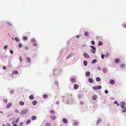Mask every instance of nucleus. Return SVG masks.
Returning a JSON list of instances; mask_svg holds the SVG:
<instances>
[{"label":"nucleus","mask_w":126,"mask_h":126,"mask_svg":"<svg viewBox=\"0 0 126 126\" xmlns=\"http://www.w3.org/2000/svg\"><path fill=\"white\" fill-rule=\"evenodd\" d=\"M123 27L125 28H126V25H124V26H123Z\"/></svg>","instance_id":"61"},{"label":"nucleus","mask_w":126,"mask_h":126,"mask_svg":"<svg viewBox=\"0 0 126 126\" xmlns=\"http://www.w3.org/2000/svg\"><path fill=\"white\" fill-rule=\"evenodd\" d=\"M50 117L51 119L52 120H54L56 118V117L54 115L51 116Z\"/></svg>","instance_id":"7"},{"label":"nucleus","mask_w":126,"mask_h":126,"mask_svg":"<svg viewBox=\"0 0 126 126\" xmlns=\"http://www.w3.org/2000/svg\"><path fill=\"white\" fill-rule=\"evenodd\" d=\"M19 118L18 117V118H17L16 120L15 121H16V123H17L19 122Z\"/></svg>","instance_id":"30"},{"label":"nucleus","mask_w":126,"mask_h":126,"mask_svg":"<svg viewBox=\"0 0 126 126\" xmlns=\"http://www.w3.org/2000/svg\"><path fill=\"white\" fill-rule=\"evenodd\" d=\"M124 110H126V107H124V108H123Z\"/></svg>","instance_id":"63"},{"label":"nucleus","mask_w":126,"mask_h":126,"mask_svg":"<svg viewBox=\"0 0 126 126\" xmlns=\"http://www.w3.org/2000/svg\"><path fill=\"white\" fill-rule=\"evenodd\" d=\"M97 61V60L96 59H94L92 61V63H96Z\"/></svg>","instance_id":"24"},{"label":"nucleus","mask_w":126,"mask_h":126,"mask_svg":"<svg viewBox=\"0 0 126 126\" xmlns=\"http://www.w3.org/2000/svg\"><path fill=\"white\" fill-rule=\"evenodd\" d=\"M29 98L31 100H32L34 98V96L33 95H31L29 97Z\"/></svg>","instance_id":"19"},{"label":"nucleus","mask_w":126,"mask_h":126,"mask_svg":"<svg viewBox=\"0 0 126 126\" xmlns=\"http://www.w3.org/2000/svg\"><path fill=\"white\" fill-rule=\"evenodd\" d=\"M15 39L16 41L17 42L19 41V40L18 38L17 37H15Z\"/></svg>","instance_id":"34"},{"label":"nucleus","mask_w":126,"mask_h":126,"mask_svg":"<svg viewBox=\"0 0 126 126\" xmlns=\"http://www.w3.org/2000/svg\"><path fill=\"white\" fill-rule=\"evenodd\" d=\"M25 49L26 50H27L28 49V47H25Z\"/></svg>","instance_id":"55"},{"label":"nucleus","mask_w":126,"mask_h":126,"mask_svg":"<svg viewBox=\"0 0 126 126\" xmlns=\"http://www.w3.org/2000/svg\"><path fill=\"white\" fill-rule=\"evenodd\" d=\"M18 47L20 48L21 47H22V45L21 43H19L18 44Z\"/></svg>","instance_id":"40"},{"label":"nucleus","mask_w":126,"mask_h":126,"mask_svg":"<svg viewBox=\"0 0 126 126\" xmlns=\"http://www.w3.org/2000/svg\"><path fill=\"white\" fill-rule=\"evenodd\" d=\"M97 89H100L102 87L101 85H99L97 87Z\"/></svg>","instance_id":"36"},{"label":"nucleus","mask_w":126,"mask_h":126,"mask_svg":"<svg viewBox=\"0 0 126 126\" xmlns=\"http://www.w3.org/2000/svg\"><path fill=\"white\" fill-rule=\"evenodd\" d=\"M12 105V104L11 103H8L6 107V108L7 109L10 108Z\"/></svg>","instance_id":"5"},{"label":"nucleus","mask_w":126,"mask_h":126,"mask_svg":"<svg viewBox=\"0 0 126 126\" xmlns=\"http://www.w3.org/2000/svg\"><path fill=\"white\" fill-rule=\"evenodd\" d=\"M46 126H50V124L49 123H47L46 124Z\"/></svg>","instance_id":"43"},{"label":"nucleus","mask_w":126,"mask_h":126,"mask_svg":"<svg viewBox=\"0 0 126 126\" xmlns=\"http://www.w3.org/2000/svg\"><path fill=\"white\" fill-rule=\"evenodd\" d=\"M47 94H44L43 95V97L45 98H46L47 97Z\"/></svg>","instance_id":"33"},{"label":"nucleus","mask_w":126,"mask_h":126,"mask_svg":"<svg viewBox=\"0 0 126 126\" xmlns=\"http://www.w3.org/2000/svg\"><path fill=\"white\" fill-rule=\"evenodd\" d=\"M84 65L85 66H86L87 65V62L86 61H84L83 62Z\"/></svg>","instance_id":"26"},{"label":"nucleus","mask_w":126,"mask_h":126,"mask_svg":"<svg viewBox=\"0 0 126 126\" xmlns=\"http://www.w3.org/2000/svg\"><path fill=\"white\" fill-rule=\"evenodd\" d=\"M37 45L36 44H33V46H37Z\"/></svg>","instance_id":"58"},{"label":"nucleus","mask_w":126,"mask_h":126,"mask_svg":"<svg viewBox=\"0 0 126 126\" xmlns=\"http://www.w3.org/2000/svg\"><path fill=\"white\" fill-rule=\"evenodd\" d=\"M19 59L20 62H21L22 61V59L21 57H19Z\"/></svg>","instance_id":"45"},{"label":"nucleus","mask_w":126,"mask_h":126,"mask_svg":"<svg viewBox=\"0 0 126 126\" xmlns=\"http://www.w3.org/2000/svg\"><path fill=\"white\" fill-rule=\"evenodd\" d=\"M96 80L98 82L100 81V78L98 77L96 78Z\"/></svg>","instance_id":"23"},{"label":"nucleus","mask_w":126,"mask_h":126,"mask_svg":"<svg viewBox=\"0 0 126 126\" xmlns=\"http://www.w3.org/2000/svg\"><path fill=\"white\" fill-rule=\"evenodd\" d=\"M16 123L15 121H13L12 123V124H16Z\"/></svg>","instance_id":"52"},{"label":"nucleus","mask_w":126,"mask_h":126,"mask_svg":"<svg viewBox=\"0 0 126 126\" xmlns=\"http://www.w3.org/2000/svg\"><path fill=\"white\" fill-rule=\"evenodd\" d=\"M97 98V96L96 94L94 95L92 97L93 99L94 100H96Z\"/></svg>","instance_id":"6"},{"label":"nucleus","mask_w":126,"mask_h":126,"mask_svg":"<svg viewBox=\"0 0 126 126\" xmlns=\"http://www.w3.org/2000/svg\"><path fill=\"white\" fill-rule=\"evenodd\" d=\"M63 122L65 124H66L67 122V120L65 118H63Z\"/></svg>","instance_id":"10"},{"label":"nucleus","mask_w":126,"mask_h":126,"mask_svg":"<svg viewBox=\"0 0 126 126\" xmlns=\"http://www.w3.org/2000/svg\"><path fill=\"white\" fill-rule=\"evenodd\" d=\"M109 82L110 84L113 85L115 83V81L114 80L111 79L110 80Z\"/></svg>","instance_id":"4"},{"label":"nucleus","mask_w":126,"mask_h":126,"mask_svg":"<svg viewBox=\"0 0 126 126\" xmlns=\"http://www.w3.org/2000/svg\"><path fill=\"white\" fill-rule=\"evenodd\" d=\"M32 119L33 120H34L36 119V117L35 116H33L32 117Z\"/></svg>","instance_id":"22"},{"label":"nucleus","mask_w":126,"mask_h":126,"mask_svg":"<svg viewBox=\"0 0 126 126\" xmlns=\"http://www.w3.org/2000/svg\"><path fill=\"white\" fill-rule=\"evenodd\" d=\"M15 111L16 112V113H19V112L18 111V110L17 109H16L15 110Z\"/></svg>","instance_id":"50"},{"label":"nucleus","mask_w":126,"mask_h":126,"mask_svg":"<svg viewBox=\"0 0 126 126\" xmlns=\"http://www.w3.org/2000/svg\"><path fill=\"white\" fill-rule=\"evenodd\" d=\"M89 81L91 83H92L93 82V81L92 79L91 78H89L88 79Z\"/></svg>","instance_id":"17"},{"label":"nucleus","mask_w":126,"mask_h":126,"mask_svg":"<svg viewBox=\"0 0 126 126\" xmlns=\"http://www.w3.org/2000/svg\"><path fill=\"white\" fill-rule=\"evenodd\" d=\"M7 47H8V46H7V45H5L4 46V48H3V49H5L7 48Z\"/></svg>","instance_id":"39"},{"label":"nucleus","mask_w":126,"mask_h":126,"mask_svg":"<svg viewBox=\"0 0 126 126\" xmlns=\"http://www.w3.org/2000/svg\"><path fill=\"white\" fill-rule=\"evenodd\" d=\"M84 35L85 36H89V32H86L84 33Z\"/></svg>","instance_id":"20"},{"label":"nucleus","mask_w":126,"mask_h":126,"mask_svg":"<svg viewBox=\"0 0 126 126\" xmlns=\"http://www.w3.org/2000/svg\"><path fill=\"white\" fill-rule=\"evenodd\" d=\"M12 73L14 74H18V72L17 71H13L12 72Z\"/></svg>","instance_id":"14"},{"label":"nucleus","mask_w":126,"mask_h":126,"mask_svg":"<svg viewBox=\"0 0 126 126\" xmlns=\"http://www.w3.org/2000/svg\"><path fill=\"white\" fill-rule=\"evenodd\" d=\"M105 55L102 54H101V57L102 59H103Z\"/></svg>","instance_id":"41"},{"label":"nucleus","mask_w":126,"mask_h":126,"mask_svg":"<svg viewBox=\"0 0 126 126\" xmlns=\"http://www.w3.org/2000/svg\"><path fill=\"white\" fill-rule=\"evenodd\" d=\"M84 103L82 101H81L80 102V104L81 105H83V104Z\"/></svg>","instance_id":"53"},{"label":"nucleus","mask_w":126,"mask_h":126,"mask_svg":"<svg viewBox=\"0 0 126 126\" xmlns=\"http://www.w3.org/2000/svg\"><path fill=\"white\" fill-rule=\"evenodd\" d=\"M125 104V103L124 102H121L120 103V106L122 108H124Z\"/></svg>","instance_id":"3"},{"label":"nucleus","mask_w":126,"mask_h":126,"mask_svg":"<svg viewBox=\"0 0 126 126\" xmlns=\"http://www.w3.org/2000/svg\"><path fill=\"white\" fill-rule=\"evenodd\" d=\"M71 54H70L69 55H68L67 58H66V59L67 58H69L70 57H71Z\"/></svg>","instance_id":"46"},{"label":"nucleus","mask_w":126,"mask_h":126,"mask_svg":"<svg viewBox=\"0 0 126 126\" xmlns=\"http://www.w3.org/2000/svg\"><path fill=\"white\" fill-rule=\"evenodd\" d=\"M3 68L4 69V70H6V67H5V66H3Z\"/></svg>","instance_id":"57"},{"label":"nucleus","mask_w":126,"mask_h":126,"mask_svg":"<svg viewBox=\"0 0 126 126\" xmlns=\"http://www.w3.org/2000/svg\"><path fill=\"white\" fill-rule=\"evenodd\" d=\"M37 103V102L36 100L33 101L32 102V104L33 105H35Z\"/></svg>","instance_id":"18"},{"label":"nucleus","mask_w":126,"mask_h":126,"mask_svg":"<svg viewBox=\"0 0 126 126\" xmlns=\"http://www.w3.org/2000/svg\"><path fill=\"white\" fill-rule=\"evenodd\" d=\"M114 103L115 104H117V101H115Z\"/></svg>","instance_id":"59"},{"label":"nucleus","mask_w":126,"mask_h":126,"mask_svg":"<svg viewBox=\"0 0 126 126\" xmlns=\"http://www.w3.org/2000/svg\"><path fill=\"white\" fill-rule=\"evenodd\" d=\"M31 41L33 42H34L35 40L34 39H32L31 40Z\"/></svg>","instance_id":"49"},{"label":"nucleus","mask_w":126,"mask_h":126,"mask_svg":"<svg viewBox=\"0 0 126 126\" xmlns=\"http://www.w3.org/2000/svg\"><path fill=\"white\" fill-rule=\"evenodd\" d=\"M10 53L11 54H12L13 53V51L11 50H10Z\"/></svg>","instance_id":"48"},{"label":"nucleus","mask_w":126,"mask_h":126,"mask_svg":"<svg viewBox=\"0 0 126 126\" xmlns=\"http://www.w3.org/2000/svg\"><path fill=\"white\" fill-rule=\"evenodd\" d=\"M83 55L84 57L86 58H90L89 55L87 53H84L83 54Z\"/></svg>","instance_id":"1"},{"label":"nucleus","mask_w":126,"mask_h":126,"mask_svg":"<svg viewBox=\"0 0 126 126\" xmlns=\"http://www.w3.org/2000/svg\"><path fill=\"white\" fill-rule=\"evenodd\" d=\"M93 89L94 90H98L97 87H93Z\"/></svg>","instance_id":"29"},{"label":"nucleus","mask_w":126,"mask_h":126,"mask_svg":"<svg viewBox=\"0 0 126 126\" xmlns=\"http://www.w3.org/2000/svg\"><path fill=\"white\" fill-rule=\"evenodd\" d=\"M78 97H79V98H80L82 97V95L81 94H79L78 95Z\"/></svg>","instance_id":"42"},{"label":"nucleus","mask_w":126,"mask_h":126,"mask_svg":"<svg viewBox=\"0 0 126 126\" xmlns=\"http://www.w3.org/2000/svg\"><path fill=\"white\" fill-rule=\"evenodd\" d=\"M105 92L106 94H107L108 93V91L107 90H106L105 91Z\"/></svg>","instance_id":"51"},{"label":"nucleus","mask_w":126,"mask_h":126,"mask_svg":"<svg viewBox=\"0 0 126 126\" xmlns=\"http://www.w3.org/2000/svg\"><path fill=\"white\" fill-rule=\"evenodd\" d=\"M50 113L51 114H54L55 113V112L54 110H51L50 111Z\"/></svg>","instance_id":"28"},{"label":"nucleus","mask_w":126,"mask_h":126,"mask_svg":"<svg viewBox=\"0 0 126 126\" xmlns=\"http://www.w3.org/2000/svg\"><path fill=\"white\" fill-rule=\"evenodd\" d=\"M122 111L123 112H126V110H122Z\"/></svg>","instance_id":"54"},{"label":"nucleus","mask_w":126,"mask_h":126,"mask_svg":"<svg viewBox=\"0 0 126 126\" xmlns=\"http://www.w3.org/2000/svg\"><path fill=\"white\" fill-rule=\"evenodd\" d=\"M17 125L16 124H15L13 125V126H17Z\"/></svg>","instance_id":"64"},{"label":"nucleus","mask_w":126,"mask_h":126,"mask_svg":"<svg viewBox=\"0 0 126 126\" xmlns=\"http://www.w3.org/2000/svg\"><path fill=\"white\" fill-rule=\"evenodd\" d=\"M91 52L93 54H94L95 52V50H92L91 49Z\"/></svg>","instance_id":"32"},{"label":"nucleus","mask_w":126,"mask_h":126,"mask_svg":"<svg viewBox=\"0 0 126 126\" xmlns=\"http://www.w3.org/2000/svg\"><path fill=\"white\" fill-rule=\"evenodd\" d=\"M100 121V120H98L97 122V124H98L99 123V122Z\"/></svg>","instance_id":"56"},{"label":"nucleus","mask_w":126,"mask_h":126,"mask_svg":"<svg viewBox=\"0 0 126 126\" xmlns=\"http://www.w3.org/2000/svg\"><path fill=\"white\" fill-rule=\"evenodd\" d=\"M120 66H121V67H124V64H121V65H120Z\"/></svg>","instance_id":"47"},{"label":"nucleus","mask_w":126,"mask_h":126,"mask_svg":"<svg viewBox=\"0 0 126 126\" xmlns=\"http://www.w3.org/2000/svg\"><path fill=\"white\" fill-rule=\"evenodd\" d=\"M91 47L93 50H95L96 48H95L94 46H91Z\"/></svg>","instance_id":"31"},{"label":"nucleus","mask_w":126,"mask_h":126,"mask_svg":"<svg viewBox=\"0 0 126 126\" xmlns=\"http://www.w3.org/2000/svg\"><path fill=\"white\" fill-rule=\"evenodd\" d=\"M103 44V43L100 41H99L98 42V46L101 45Z\"/></svg>","instance_id":"27"},{"label":"nucleus","mask_w":126,"mask_h":126,"mask_svg":"<svg viewBox=\"0 0 126 126\" xmlns=\"http://www.w3.org/2000/svg\"><path fill=\"white\" fill-rule=\"evenodd\" d=\"M103 71L104 73H106L107 71V70L105 68H104L103 69Z\"/></svg>","instance_id":"16"},{"label":"nucleus","mask_w":126,"mask_h":126,"mask_svg":"<svg viewBox=\"0 0 126 126\" xmlns=\"http://www.w3.org/2000/svg\"><path fill=\"white\" fill-rule=\"evenodd\" d=\"M120 61V60L119 59L117 58L115 60V62L116 63H119Z\"/></svg>","instance_id":"13"},{"label":"nucleus","mask_w":126,"mask_h":126,"mask_svg":"<svg viewBox=\"0 0 126 126\" xmlns=\"http://www.w3.org/2000/svg\"><path fill=\"white\" fill-rule=\"evenodd\" d=\"M82 47H86L87 46V45L86 44H83V45H82Z\"/></svg>","instance_id":"44"},{"label":"nucleus","mask_w":126,"mask_h":126,"mask_svg":"<svg viewBox=\"0 0 126 126\" xmlns=\"http://www.w3.org/2000/svg\"><path fill=\"white\" fill-rule=\"evenodd\" d=\"M91 44L93 45H94L95 44V42L94 41H92L91 42Z\"/></svg>","instance_id":"38"},{"label":"nucleus","mask_w":126,"mask_h":126,"mask_svg":"<svg viewBox=\"0 0 126 126\" xmlns=\"http://www.w3.org/2000/svg\"><path fill=\"white\" fill-rule=\"evenodd\" d=\"M31 120L30 119H29L27 120L26 122L27 124H29L31 122Z\"/></svg>","instance_id":"21"},{"label":"nucleus","mask_w":126,"mask_h":126,"mask_svg":"<svg viewBox=\"0 0 126 126\" xmlns=\"http://www.w3.org/2000/svg\"><path fill=\"white\" fill-rule=\"evenodd\" d=\"M27 39V38L26 36H24L23 37V39L24 40H26Z\"/></svg>","instance_id":"35"},{"label":"nucleus","mask_w":126,"mask_h":126,"mask_svg":"<svg viewBox=\"0 0 126 126\" xmlns=\"http://www.w3.org/2000/svg\"><path fill=\"white\" fill-rule=\"evenodd\" d=\"M79 86L78 85L75 84L74 85V89H77L78 88Z\"/></svg>","instance_id":"9"},{"label":"nucleus","mask_w":126,"mask_h":126,"mask_svg":"<svg viewBox=\"0 0 126 126\" xmlns=\"http://www.w3.org/2000/svg\"><path fill=\"white\" fill-rule=\"evenodd\" d=\"M10 76L11 77H13V75L12 74H10Z\"/></svg>","instance_id":"62"},{"label":"nucleus","mask_w":126,"mask_h":126,"mask_svg":"<svg viewBox=\"0 0 126 126\" xmlns=\"http://www.w3.org/2000/svg\"><path fill=\"white\" fill-rule=\"evenodd\" d=\"M19 105L21 106L23 105L24 104V103L22 101L19 102Z\"/></svg>","instance_id":"12"},{"label":"nucleus","mask_w":126,"mask_h":126,"mask_svg":"<svg viewBox=\"0 0 126 126\" xmlns=\"http://www.w3.org/2000/svg\"><path fill=\"white\" fill-rule=\"evenodd\" d=\"M78 123L77 122L75 121L73 122V125L74 126H76V125H78Z\"/></svg>","instance_id":"25"},{"label":"nucleus","mask_w":126,"mask_h":126,"mask_svg":"<svg viewBox=\"0 0 126 126\" xmlns=\"http://www.w3.org/2000/svg\"><path fill=\"white\" fill-rule=\"evenodd\" d=\"M28 110H22L20 113V114H24L27 112Z\"/></svg>","instance_id":"2"},{"label":"nucleus","mask_w":126,"mask_h":126,"mask_svg":"<svg viewBox=\"0 0 126 126\" xmlns=\"http://www.w3.org/2000/svg\"><path fill=\"white\" fill-rule=\"evenodd\" d=\"M90 75V72L89 71H87V72L85 73V75H86L88 77Z\"/></svg>","instance_id":"11"},{"label":"nucleus","mask_w":126,"mask_h":126,"mask_svg":"<svg viewBox=\"0 0 126 126\" xmlns=\"http://www.w3.org/2000/svg\"><path fill=\"white\" fill-rule=\"evenodd\" d=\"M8 25H12V24H11V23H8Z\"/></svg>","instance_id":"60"},{"label":"nucleus","mask_w":126,"mask_h":126,"mask_svg":"<svg viewBox=\"0 0 126 126\" xmlns=\"http://www.w3.org/2000/svg\"><path fill=\"white\" fill-rule=\"evenodd\" d=\"M70 80L71 81L73 82H75L76 81V80L74 78H71L70 79Z\"/></svg>","instance_id":"15"},{"label":"nucleus","mask_w":126,"mask_h":126,"mask_svg":"<svg viewBox=\"0 0 126 126\" xmlns=\"http://www.w3.org/2000/svg\"><path fill=\"white\" fill-rule=\"evenodd\" d=\"M3 101L4 103H7V100L6 99H4L3 100Z\"/></svg>","instance_id":"37"},{"label":"nucleus","mask_w":126,"mask_h":126,"mask_svg":"<svg viewBox=\"0 0 126 126\" xmlns=\"http://www.w3.org/2000/svg\"><path fill=\"white\" fill-rule=\"evenodd\" d=\"M26 60L27 62L28 63H30L31 61V59L29 57H27L26 58Z\"/></svg>","instance_id":"8"}]
</instances>
